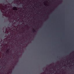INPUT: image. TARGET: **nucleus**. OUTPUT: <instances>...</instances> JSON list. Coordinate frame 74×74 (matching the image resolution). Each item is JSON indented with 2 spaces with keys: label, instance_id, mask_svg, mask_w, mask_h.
<instances>
[{
  "label": "nucleus",
  "instance_id": "nucleus-1",
  "mask_svg": "<svg viewBox=\"0 0 74 74\" xmlns=\"http://www.w3.org/2000/svg\"><path fill=\"white\" fill-rule=\"evenodd\" d=\"M13 10H16V11H17L18 10V9L16 7H13Z\"/></svg>",
  "mask_w": 74,
  "mask_h": 74
},
{
  "label": "nucleus",
  "instance_id": "nucleus-2",
  "mask_svg": "<svg viewBox=\"0 0 74 74\" xmlns=\"http://www.w3.org/2000/svg\"><path fill=\"white\" fill-rule=\"evenodd\" d=\"M6 55H7V53H9V49H8V50L6 51Z\"/></svg>",
  "mask_w": 74,
  "mask_h": 74
},
{
  "label": "nucleus",
  "instance_id": "nucleus-3",
  "mask_svg": "<svg viewBox=\"0 0 74 74\" xmlns=\"http://www.w3.org/2000/svg\"><path fill=\"white\" fill-rule=\"evenodd\" d=\"M17 19H18V20L19 21V18H18Z\"/></svg>",
  "mask_w": 74,
  "mask_h": 74
},
{
  "label": "nucleus",
  "instance_id": "nucleus-4",
  "mask_svg": "<svg viewBox=\"0 0 74 74\" xmlns=\"http://www.w3.org/2000/svg\"><path fill=\"white\" fill-rule=\"evenodd\" d=\"M33 30H34V32H35V30H34V29H33Z\"/></svg>",
  "mask_w": 74,
  "mask_h": 74
},
{
  "label": "nucleus",
  "instance_id": "nucleus-5",
  "mask_svg": "<svg viewBox=\"0 0 74 74\" xmlns=\"http://www.w3.org/2000/svg\"><path fill=\"white\" fill-rule=\"evenodd\" d=\"M19 19H20V18H19Z\"/></svg>",
  "mask_w": 74,
  "mask_h": 74
}]
</instances>
